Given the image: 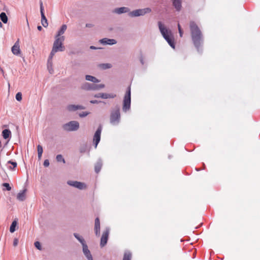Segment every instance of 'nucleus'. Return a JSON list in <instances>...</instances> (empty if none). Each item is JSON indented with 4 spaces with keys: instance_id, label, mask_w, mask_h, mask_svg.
<instances>
[{
    "instance_id": "1",
    "label": "nucleus",
    "mask_w": 260,
    "mask_h": 260,
    "mask_svg": "<svg viewBox=\"0 0 260 260\" xmlns=\"http://www.w3.org/2000/svg\"><path fill=\"white\" fill-rule=\"evenodd\" d=\"M189 26L193 45L198 52H202L204 43L203 35L199 27L194 21L190 22Z\"/></svg>"
},
{
    "instance_id": "2",
    "label": "nucleus",
    "mask_w": 260,
    "mask_h": 260,
    "mask_svg": "<svg viewBox=\"0 0 260 260\" xmlns=\"http://www.w3.org/2000/svg\"><path fill=\"white\" fill-rule=\"evenodd\" d=\"M158 25L159 29L164 38L166 40L171 47L175 48L174 37L171 31L165 27L160 21L158 22Z\"/></svg>"
},
{
    "instance_id": "3",
    "label": "nucleus",
    "mask_w": 260,
    "mask_h": 260,
    "mask_svg": "<svg viewBox=\"0 0 260 260\" xmlns=\"http://www.w3.org/2000/svg\"><path fill=\"white\" fill-rule=\"evenodd\" d=\"M65 38L64 36L61 38H57L55 37V41L53 44L52 50L50 52L48 61L52 59L55 54L59 51H63L64 50V47L63 45V42L64 41Z\"/></svg>"
},
{
    "instance_id": "4",
    "label": "nucleus",
    "mask_w": 260,
    "mask_h": 260,
    "mask_svg": "<svg viewBox=\"0 0 260 260\" xmlns=\"http://www.w3.org/2000/svg\"><path fill=\"white\" fill-rule=\"evenodd\" d=\"M120 113L119 106H116L111 111L110 121V123L114 125H118L120 121Z\"/></svg>"
},
{
    "instance_id": "5",
    "label": "nucleus",
    "mask_w": 260,
    "mask_h": 260,
    "mask_svg": "<svg viewBox=\"0 0 260 260\" xmlns=\"http://www.w3.org/2000/svg\"><path fill=\"white\" fill-rule=\"evenodd\" d=\"M131 87L128 86L127 88L126 93L124 95L123 101V106H122V110L123 111L126 112L127 111L129 110L131 108Z\"/></svg>"
},
{
    "instance_id": "6",
    "label": "nucleus",
    "mask_w": 260,
    "mask_h": 260,
    "mask_svg": "<svg viewBox=\"0 0 260 260\" xmlns=\"http://www.w3.org/2000/svg\"><path fill=\"white\" fill-rule=\"evenodd\" d=\"M152 10L150 8H146L144 9H139L129 12V16L131 17H139L144 16L146 14L150 13Z\"/></svg>"
},
{
    "instance_id": "7",
    "label": "nucleus",
    "mask_w": 260,
    "mask_h": 260,
    "mask_svg": "<svg viewBox=\"0 0 260 260\" xmlns=\"http://www.w3.org/2000/svg\"><path fill=\"white\" fill-rule=\"evenodd\" d=\"M63 129L68 132L75 131L79 129V123L77 121H71L62 125Z\"/></svg>"
},
{
    "instance_id": "8",
    "label": "nucleus",
    "mask_w": 260,
    "mask_h": 260,
    "mask_svg": "<svg viewBox=\"0 0 260 260\" xmlns=\"http://www.w3.org/2000/svg\"><path fill=\"white\" fill-rule=\"evenodd\" d=\"M40 12L41 15V23L42 25L46 27L48 26V23L47 22V19H46L45 14H44V9L43 7V2L42 1H40Z\"/></svg>"
},
{
    "instance_id": "9",
    "label": "nucleus",
    "mask_w": 260,
    "mask_h": 260,
    "mask_svg": "<svg viewBox=\"0 0 260 260\" xmlns=\"http://www.w3.org/2000/svg\"><path fill=\"white\" fill-rule=\"evenodd\" d=\"M67 184L79 189H84L86 187V185L85 183L77 181L69 180L67 182Z\"/></svg>"
},
{
    "instance_id": "10",
    "label": "nucleus",
    "mask_w": 260,
    "mask_h": 260,
    "mask_svg": "<svg viewBox=\"0 0 260 260\" xmlns=\"http://www.w3.org/2000/svg\"><path fill=\"white\" fill-rule=\"evenodd\" d=\"M102 129V126L101 125L99 126L94 135L93 142L95 145V148H96L98 143L100 141Z\"/></svg>"
},
{
    "instance_id": "11",
    "label": "nucleus",
    "mask_w": 260,
    "mask_h": 260,
    "mask_svg": "<svg viewBox=\"0 0 260 260\" xmlns=\"http://www.w3.org/2000/svg\"><path fill=\"white\" fill-rule=\"evenodd\" d=\"M109 234V229L107 228L106 230L103 233L102 237L101 238L100 246L103 247L105 246L108 239Z\"/></svg>"
},
{
    "instance_id": "12",
    "label": "nucleus",
    "mask_w": 260,
    "mask_h": 260,
    "mask_svg": "<svg viewBox=\"0 0 260 260\" xmlns=\"http://www.w3.org/2000/svg\"><path fill=\"white\" fill-rule=\"evenodd\" d=\"M94 96L96 98H101L104 99H113L116 96V95L114 93H99L95 94Z\"/></svg>"
},
{
    "instance_id": "13",
    "label": "nucleus",
    "mask_w": 260,
    "mask_h": 260,
    "mask_svg": "<svg viewBox=\"0 0 260 260\" xmlns=\"http://www.w3.org/2000/svg\"><path fill=\"white\" fill-rule=\"evenodd\" d=\"M96 84H91L87 82L83 83L81 86L82 89L87 90H97Z\"/></svg>"
},
{
    "instance_id": "14",
    "label": "nucleus",
    "mask_w": 260,
    "mask_h": 260,
    "mask_svg": "<svg viewBox=\"0 0 260 260\" xmlns=\"http://www.w3.org/2000/svg\"><path fill=\"white\" fill-rule=\"evenodd\" d=\"M83 252L88 260H93L92 256L86 244L82 246Z\"/></svg>"
},
{
    "instance_id": "15",
    "label": "nucleus",
    "mask_w": 260,
    "mask_h": 260,
    "mask_svg": "<svg viewBox=\"0 0 260 260\" xmlns=\"http://www.w3.org/2000/svg\"><path fill=\"white\" fill-rule=\"evenodd\" d=\"M129 11L130 9L128 8L122 7L120 8H115L113 10V12L117 14H121L122 13L129 12Z\"/></svg>"
},
{
    "instance_id": "16",
    "label": "nucleus",
    "mask_w": 260,
    "mask_h": 260,
    "mask_svg": "<svg viewBox=\"0 0 260 260\" xmlns=\"http://www.w3.org/2000/svg\"><path fill=\"white\" fill-rule=\"evenodd\" d=\"M12 53L16 55H18L20 53V46L19 44V40L16 41L12 47Z\"/></svg>"
},
{
    "instance_id": "17",
    "label": "nucleus",
    "mask_w": 260,
    "mask_h": 260,
    "mask_svg": "<svg viewBox=\"0 0 260 260\" xmlns=\"http://www.w3.org/2000/svg\"><path fill=\"white\" fill-rule=\"evenodd\" d=\"M94 231L96 236H100V222L99 217H96L95 219Z\"/></svg>"
},
{
    "instance_id": "18",
    "label": "nucleus",
    "mask_w": 260,
    "mask_h": 260,
    "mask_svg": "<svg viewBox=\"0 0 260 260\" xmlns=\"http://www.w3.org/2000/svg\"><path fill=\"white\" fill-rule=\"evenodd\" d=\"M85 107L81 105H70L67 107V109L70 111H75L77 110L84 109Z\"/></svg>"
},
{
    "instance_id": "19",
    "label": "nucleus",
    "mask_w": 260,
    "mask_h": 260,
    "mask_svg": "<svg viewBox=\"0 0 260 260\" xmlns=\"http://www.w3.org/2000/svg\"><path fill=\"white\" fill-rule=\"evenodd\" d=\"M100 42L103 44L108 45H114L116 44L117 42L115 39L104 38L100 40Z\"/></svg>"
},
{
    "instance_id": "20",
    "label": "nucleus",
    "mask_w": 260,
    "mask_h": 260,
    "mask_svg": "<svg viewBox=\"0 0 260 260\" xmlns=\"http://www.w3.org/2000/svg\"><path fill=\"white\" fill-rule=\"evenodd\" d=\"M27 191L26 188H24L17 195V199L20 201H23L26 199L25 193Z\"/></svg>"
},
{
    "instance_id": "21",
    "label": "nucleus",
    "mask_w": 260,
    "mask_h": 260,
    "mask_svg": "<svg viewBox=\"0 0 260 260\" xmlns=\"http://www.w3.org/2000/svg\"><path fill=\"white\" fill-rule=\"evenodd\" d=\"M173 6L177 11H180L182 5L181 0H172Z\"/></svg>"
},
{
    "instance_id": "22",
    "label": "nucleus",
    "mask_w": 260,
    "mask_h": 260,
    "mask_svg": "<svg viewBox=\"0 0 260 260\" xmlns=\"http://www.w3.org/2000/svg\"><path fill=\"white\" fill-rule=\"evenodd\" d=\"M67 28V26L66 24H63L61 26L60 28L57 32V35L55 36L56 37L61 38V35H63Z\"/></svg>"
},
{
    "instance_id": "23",
    "label": "nucleus",
    "mask_w": 260,
    "mask_h": 260,
    "mask_svg": "<svg viewBox=\"0 0 260 260\" xmlns=\"http://www.w3.org/2000/svg\"><path fill=\"white\" fill-rule=\"evenodd\" d=\"M103 165L102 160L101 159H99L95 165L94 170L96 173H98L101 170Z\"/></svg>"
},
{
    "instance_id": "24",
    "label": "nucleus",
    "mask_w": 260,
    "mask_h": 260,
    "mask_svg": "<svg viewBox=\"0 0 260 260\" xmlns=\"http://www.w3.org/2000/svg\"><path fill=\"white\" fill-rule=\"evenodd\" d=\"M6 165L9 169L14 170L17 167V164L16 161L9 160L7 162Z\"/></svg>"
},
{
    "instance_id": "25",
    "label": "nucleus",
    "mask_w": 260,
    "mask_h": 260,
    "mask_svg": "<svg viewBox=\"0 0 260 260\" xmlns=\"http://www.w3.org/2000/svg\"><path fill=\"white\" fill-rule=\"evenodd\" d=\"M85 79L87 81L92 82L93 83H98L100 82L99 79L91 75H86Z\"/></svg>"
},
{
    "instance_id": "26",
    "label": "nucleus",
    "mask_w": 260,
    "mask_h": 260,
    "mask_svg": "<svg viewBox=\"0 0 260 260\" xmlns=\"http://www.w3.org/2000/svg\"><path fill=\"white\" fill-rule=\"evenodd\" d=\"M74 237L81 243L82 245L86 244L83 238L77 233H74Z\"/></svg>"
},
{
    "instance_id": "27",
    "label": "nucleus",
    "mask_w": 260,
    "mask_h": 260,
    "mask_svg": "<svg viewBox=\"0 0 260 260\" xmlns=\"http://www.w3.org/2000/svg\"><path fill=\"white\" fill-rule=\"evenodd\" d=\"M3 134V137L5 139H7L10 137V136L11 135V131L8 129H5L2 132Z\"/></svg>"
},
{
    "instance_id": "28",
    "label": "nucleus",
    "mask_w": 260,
    "mask_h": 260,
    "mask_svg": "<svg viewBox=\"0 0 260 260\" xmlns=\"http://www.w3.org/2000/svg\"><path fill=\"white\" fill-rule=\"evenodd\" d=\"M37 150L38 154V159L39 160H40L41 159L42 153L43 152V149L42 146L40 145H38Z\"/></svg>"
},
{
    "instance_id": "29",
    "label": "nucleus",
    "mask_w": 260,
    "mask_h": 260,
    "mask_svg": "<svg viewBox=\"0 0 260 260\" xmlns=\"http://www.w3.org/2000/svg\"><path fill=\"white\" fill-rule=\"evenodd\" d=\"M0 18L4 23H7L8 22V17L5 12H2L0 14Z\"/></svg>"
},
{
    "instance_id": "30",
    "label": "nucleus",
    "mask_w": 260,
    "mask_h": 260,
    "mask_svg": "<svg viewBox=\"0 0 260 260\" xmlns=\"http://www.w3.org/2000/svg\"><path fill=\"white\" fill-rule=\"evenodd\" d=\"M132 258V253L131 252L127 251H125L122 260H131Z\"/></svg>"
},
{
    "instance_id": "31",
    "label": "nucleus",
    "mask_w": 260,
    "mask_h": 260,
    "mask_svg": "<svg viewBox=\"0 0 260 260\" xmlns=\"http://www.w3.org/2000/svg\"><path fill=\"white\" fill-rule=\"evenodd\" d=\"M17 222L16 220H14L12 222L11 226H10V232L11 233H14L16 229V226L17 225Z\"/></svg>"
},
{
    "instance_id": "32",
    "label": "nucleus",
    "mask_w": 260,
    "mask_h": 260,
    "mask_svg": "<svg viewBox=\"0 0 260 260\" xmlns=\"http://www.w3.org/2000/svg\"><path fill=\"white\" fill-rule=\"evenodd\" d=\"M100 67L104 70L110 69L112 67V65L110 63H102L100 65Z\"/></svg>"
},
{
    "instance_id": "33",
    "label": "nucleus",
    "mask_w": 260,
    "mask_h": 260,
    "mask_svg": "<svg viewBox=\"0 0 260 260\" xmlns=\"http://www.w3.org/2000/svg\"><path fill=\"white\" fill-rule=\"evenodd\" d=\"M56 159L58 162H62L63 164L66 162L65 160L61 154L57 155Z\"/></svg>"
},
{
    "instance_id": "34",
    "label": "nucleus",
    "mask_w": 260,
    "mask_h": 260,
    "mask_svg": "<svg viewBox=\"0 0 260 260\" xmlns=\"http://www.w3.org/2000/svg\"><path fill=\"white\" fill-rule=\"evenodd\" d=\"M16 99L18 101H20L22 100V94L21 92H18L16 95Z\"/></svg>"
},
{
    "instance_id": "35",
    "label": "nucleus",
    "mask_w": 260,
    "mask_h": 260,
    "mask_svg": "<svg viewBox=\"0 0 260 260\" xmlns=\"http://www.w3.org/2000/svg\"><path fill=\"white\" fill-rule=\"evenodd\" d=\"M35 247L39 250H41V245L39 241H36L35 242Z\"/></svg>"
},
{
    "instance_id": "36",
    "label": "nucleus",
    "mask_w": 260,
    "mask_h": 260,
    "mask_svg": "<svg viewBox=\"0 0 260 260\" xmlns=\"http://www.w3.org/2000/svg\"><path fill=\"white\" fill-rule=\"evenodd\" d=\"M3 186L6 188V189L8 191H10L11 189V187L10 186L9 184L8 183H4L3 184Z\"/></svg>"
},
{
    "instance_id": "37",
    "label": "nucleus",
    "mask_w": 260,
    "mask_h": 260,
    "mask_svg": "<svg viewBox=\"0 0 260 260\" xmlns=\"http://www.w3.org/2000/svg\"><path fill=\"white\" fill-rule=\"evenodd\" d=\"M178 30H179V35L181 37H182V35H183V31L181 29V26H180V25L179 24H178Z\"/></svg>"
},
{
    "instance_id": "38",
    "label": "nucleus",
    "mask_w": 260,
    "mask_h": 260,
    "mask_svg": "<svg viewBox=\"0 0 260 260\" xmlns=\"http://www.w3.org/2000/svg\"><path fill=\"white\" fill-rule=\"evenodd\" d=\"M49 160L48 159H45L44 161L43 165L45 167H48L49 166Z\"/></svg>"
},
{
    "instance_id": "39",
    "label": "nucleus",
    "mask_w": 260,
    "mask_h": 260,
    "mask_svg": "<svg viewBox=\"0 0 260 260\" xmlns=\"http://www.w3.org/2000/svg\"><path fill=\"white\" fill-rule=\"evenodd\" d=\"M96 86L97 90H100V89L104 88L105 85L104 84H96Z\"/></svg>"
},
{
    "instance_id": "40",
    "label": "nucleus",
    "mask_w": 260,
    "mask_h": 260,
    "mask_svg": "<svg viewBox=\"0 0 260 260\" xmlns=\"http://www.w3.org/2000/svg\"><path fill=\"white\" fill-rule=\"evenodd\" d=\"M139 59H140V61L142 65H144V63H145V61H144V57H143V55L142 54L140 55Z\"/></svg>"
},
{
    "instance_id": "41",
    "label": "nucleus",
    "mask_w": 260,
    "mask_h": 260,
    "mask_svg": "<svg viewBox=\"0 0 260 260\" xmlns=\"http://www.w3.org/2000/svg\"><path fill=\"white\" fill-rule=\"evenodd\" d=\"M88 114V112H82L81 113H80V114H79V116H80L81 117H84L86 116Z\"/></svg>"
},
{
    "instance_id": "42",
    "label": "nucleus",
    "mask_w": 260,
    "mask_h": 260,
    "mask_svg": "<svg viewBox=\"0 0 260 260\" xmlns=\"http://www.w3.org/2000/svg\"><path fill=\"white\" fill-rule=\"evenodd\" d=\"M18 244V239L17 238H15L14 239V241H13V246L15 247V246H17Z\"/></svg>"
},
{
    "instance_id": "43",
    "label": "nucleus",
    "mask_w": 260,
    "mask_h": 260,
    "mask_svg": "<svg viewBox=\"0 0 260 260\" xmlns=\"http://www.w3.org/2000/svg\"><path fill=\"white\" fill-rule=\"evenodd\" d=\"M101 102V101H99L98 100H91L90 101V103L91 104H98Z\"/></svg>"
},
{
    "instance_id": "44",
    "label": "nucleus",
    "mask_w": 260,
    "mask_h": 260,
    "mask_svg": "<svg viewBox=\"0 0 260 260\" xmlns=\"http://www.w3.org/2000/svg\"><path fill=\"white\" fill-rule=\"evenodd\" d=\"M93 24H91V23H87L86 24V27H92L93 26Z\"/></svg>"
},
{
    "instance_id": "45",
    "label": "nucleus",
    "mask_w": 260,
    "mask_h": 260,
    "mask_svg": "<svg viewBox=\"0 0 260 260\" xmlns=\"http://www.w3.org/2000/svg\"><path fill=\"white\" fill-rule=\"evenodd\" d=\"M37 28H38V29L39 30H40V31L42 30V26H40V25L38 26Z\"/></svg>"
},
{
    "instance_id": "46",
    "label": "nucleus",
    "mask_w": 260,
    "mask_h": 260,
    "mask_svg": "<svg viewBox=\"0 0 260 260\" xmlns=\"http://www.w3.org/2000/svg\"><path fill=\"white\" fill-rule=\"evenodd\" d=\"M48 70H49V72L50 74H52L53 73V70L52 69H49V67H48Z\"/></svg>"
},
{
    "instance_id": "47",
    "label": "nucleus",
    "mask_w": 260,
    "mask_h": 260,
    "mask_svg": "<svg viewBox=\"0 0 260 260\" xmlns=\"http://www.w3.org/2000/svg\"><path fill=\"white\" fill-rule=\"evenodd\" d=\"M90 48L91 49H96V48L95 47L93 46H91L90 47Z\"/></svg>"
},
{
    "instance_id": "48",
    "label": "nucleus",
    "mask_w": 260,
    "mask_h": 260,
    "mask_svg": "<svg viewBox=\"0 0 260 260\" xmlns=\"http://www.w3.org/2000/svg\"><path fill=\"white\" fill-rule=\"evenodd\" d=\"M3 27V24L1 22H0V27Z\"/></svg>"
},
{
    "instance_id": "49",
    "label": "nucleus",
    "mask_w": 260,
    "mask_h": 260,
    "mask_svg": "<svg viewBox=\"0 0 260 260\" xmlns=\"http://www.w3.org/2000/svg\"><path fill=\"white\" fill-rule=\"evenodd\" d=\"M80 152L82 153V152H85V151H82V149H81V150H80Z\"/></svg>"
}]
</instances>
